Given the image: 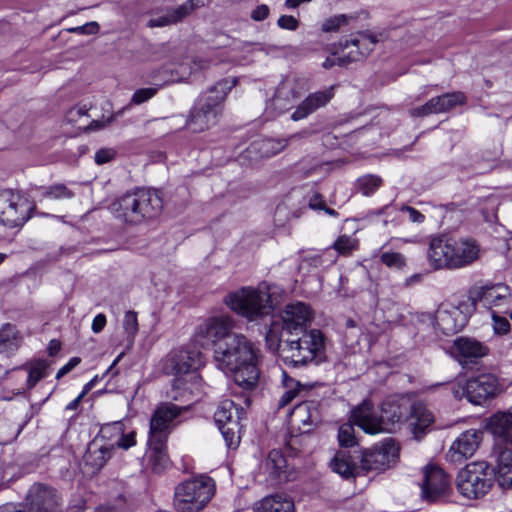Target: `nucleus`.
Masks as SVG:
<instances>
[{
  "mask_svg": "<svg viewBox=\"0 0 512 512\" xmlns=\"http://www.w3.org/2000/svg\"><path fill=\"white\" fill-rule=\"evenodd\" d=\"M35 205L21 192L0 190V224L8 228L23 226L32 216Z\"/></svg>",
  "mask_w": 512,
  "mask_h": 512,
  "instance_id": "9",
  "label": "nucleus"
},
{
  "mask_svg": "<svg viewBox=\"0 0 512 512\" xmlns=\"http://www.w3.org/2000/svg\"><path fill=\"white\" fill-rule=\"evenodd\" d=\"M156 87H149V88H141L134 92L131 98V103L135 105H140L152 97H154L159 90L160 87H162L165 84V81L161 83H154Z\"/></svg>",
  "mask_w": 512,
  "mask_h": 512,
  "instance_id": "47",
  "label": "nucleus"
},
{
  "mask_svg": "<svg viewBox=\"0 0 512 512\" xmlns=\"http://www.w3.org/2000/svg\"><path fill=\"white\" fill-rule=\"evenodd\" d=\"M282 330L290 336H298L307 332L306 328L312 320V311L304 302H292L287 304L281 312Z\"/></svg>",
  "mask_w": 512,
  "mask_h": 512,
  "instance_id": "18",
  "label": "nucleus"
},
{
  "mask_svg": "<svg viewBox=\"0 0 512 512\" xmlns=\"http://www.w3.org/2000/svg\"><path fill=\"white\" fill-rule=\"evenodd\" d=\"M183 408L173 403H161L156 407L150 418L149 437L154 442L167 441L169 434L176 425V419Z\"/></svg>",
  "mask_w": 512,
  "mask_h": 512,
  "instance_id": "16",
  "label": "nucleus"
},
{
  "mask_svg": "<svg viewBox=\"0 0 512 512\" xmlns=\"http://www.w3.org/2000/svg\"><path fill=\"white\" fill-rule=\"evenodd\" d=\"M243 413L244 410L240 407V403L224 399L219 403L214 418L217 425L236 423L239 422Z\"/></svg>",
  "mask_w": 512,
  "mask_h": 512,
  "instance_id": "35",
  "label": "nucleus"
},
{
  "mask_svg": "<svg viewBox=\"0 0 512 512\" xmlns=\"http://www.w3.org/2000/svg\"><path fill=\"white\" fill-rule=\"evenodd\" d=\"M318 406L313 402H303L296 405L290 413V423L298 429L309 431L313 425L320 422Z\"/></svg>",
  "mask_w": 512,
  "mask_h": 512,
  "instance_id": "30",
  "label": "nucleus"
},
{
  "mask_svg": "<svg viewBox=\"0 0 512 512\" xmlns=\"http://www.w3.org/2000/svg\"><path fill=\"white\" fill-rule=\"evenodd\" d=\"M74 192L64 184H54L43 190L42 197L45 199L63 200L70 199Z\"/></svg>",
  "mask_w": 512,
  "mask_h": 512,
  "instance_id": "43",
  "label": "nucleus"
},
{
  "mask_svg": "<svg viewBox=\"0 0 512 512\" xmlns=\"http://www.w3.org/2000/svg\"><path fill=\"white\" fill-rule=\"evenodd\" d=\"M382 262L390 267L400 269L405 265V259L400 253L385 252L381 255Z\"/></svg>",
  "mask_w": 512,
  "mask_h": 512,
  "instance_id": "52",
  "label": "nucleus"
},
{
  "mask_svg": "<svg viewBox=\"0 0 512 512\" xmlns=\"http://www.w3.org/2000/svg\"><path fill=\"white\" fill-rule=\"evenodd\" d=\"M489 348L477 339L461 336L454 340L451 347L452 355L460 363H475L486 356Z\"/></svg>",
  "mask_w": 512,
  "mask_h": 512,
  "instance_id": "21",
  "label": "nucleus"
},
{
  "mask_svg": "<svg viewBox=\"0 0 512 512\" xmlns=\"http://www.w3.org/2000/svg\"><path fill=\"white\" fill-rule=\"evenodd\" d=\"M358 457H352L349 451H338L330 462L331 469L343 478L355 477L359 474L361 465H357Z\"/></svg>",
  "mask_w": 512,
  "mask_h": 512,
  "instance_id": "33",
  "label": "nucleus"
},
{
  "mask_svg": "<svg viewBox=\"0 0 512 512\" xmlns=\"http://www.w3.org/2000/svg\"><path fill=\"white\" fill-rule=\"evenodd\" d=\"M504 446L500 450L494 468L497 483L503 489L512 488V437L496 438Z\"/></svg>",
  "mask_w": 512,
  "mask_h": 512,
  "instance_id": "26",
  "label": "nucleus"
},
{
  "mask_svg": "<svg viewBox=\"0 0 512 512\" xmlns=\"http://www.w3.org/2000/svg\"><path fill=\"white\" fill-rule=\"evenodd\" d=\"M381 185L382 179L377 175L368 174L357 180L358 189L365 196L373 194Z\"/></svg>",
  "mask_w": 512,
  "mask_h": 512,
  "instance_id": "42",
  "label": "nucleus"
},
{
  "mask_svg": "<svg viewBox=\"0 0 512 512\" xmlns=\"http://www.w3.org/2000/svg\"><path fill=\"white\" fill-rule=\"evenodd\" d=\"M235 325L234 318L229 315L210 317L197 327L196 340L202 346L212 344L215 349L219 342L236 334L233 333Z\"/></svg>",
  "mask_w": 512,
  "mask_h": 512,
  "instance_id": "13",
  "label": "nucleus"
},
{
  "mask_svg": "<svg viewBox=\"0 0 512 512\" xmlns=\"http://www.w3.org/2000/svg\"><path fill=\"white\" fill-rule=\"evenodd\" d=\"M253 510L254 512H295V505L286 495L274 494L254 503Z\"/></svg>",
  "mask_w": 512,
  "mask_h": 512,
  "instance_id": "32",
  "label": "nucleus"
},
{
  "mask_svg": "<svg viewBox=\"0 0 512 512\" xmlns=\"http://www.w3.org/2000/svg\"><path fill=\"white\" fill-rule=\"evenodd\" d=\"M464 303L454 304L452 302H443L438 306L435 314L422 311L418 321L431 327L436 333L442 335H454L460 332L468 322V314L463 311Z\"/></svg>",
  "mask_w": 512,
  "mask_h": 512,
  "instance_id": "6",
  "label": "nucleus"
},
{
  "mask_svg": "<svg viewBox=\"0 0 512 512\" xmlns=\"http://www.w3.org/2000/svg\"><path fill=\"white\" fill-rule=\"evenodd\" d=\"M99 24L95 21L88 22L82 26H77L74 28L69 29L70 32L78 33V34H85V35H93L98 33L99 31Z\"/></svg>",
  "mask_w": 512,
  "mask_h": 512,
  "instance_id": "57",
  "label": "nucleus"
},
{
  "mask_svg": "<svg viewBox=\"0 0 512 512\" xmlns=\"http://www.w3.org/2000/svg\"><path fill=\"white\" fill-rule=\"evenodd\" d=\"M350 421L367 434L375 435L392 432V428L385 424L383 415L377 413L369 400H364L352 410Z\"/></svg>",
  "mask_w": 512,
  "mask_h": 512,
  "instance_id": "17",
  "label": "nucleus"
},
{
  "mask_svg": "<svg viewBox=\"0 0 512 512\" xmlns=\"http://www.w3.org/2000/svg\"><path fill=\"white\" fill-rule=\"evenodd\" d=\"M164 207L161 193L154 189H137L126 193L113 204L116 217L130 224H140L160 215Z\"/></svg>",
  "mask_w": 512,
  "mask_h": 512,
  "instance_id": "2",
  "label": "nucleus"
},
{
  "mask_svg": "<svg viewBox=\"0 0 512 512\" xmlns=\"http://www.w3.org/2000/svg\"><path fill=\"white\" fill-rule=\"evenodd\" d=\"M27 500L31 512H51L57 507L59 497L53 488L34 484L29 489Z\"/></svg>",
  "mask_w": 512,
  "mask_h": 512,
  "instance_id": "23",
  "label": "nucleus"
},
{
  "mask_svg": "<svg viewBox=\"0 0 512 512\" xmlns=\"http://www.w3.org/2000/svg\"><path fill=\"white\" fill-rule=\"evenodd\" d=\"M358 247V240L351 236L342 235L333 244V248L341 255H349Z\"/></svg>",
  "mask_w": 512,
  "mask_h": 512,
  "instance_id": "46",
  "label": "nucleus"
},
{
  "mask_svg": "<svg viewBox=\"0 0 512 512\" xmlns=\"http://www.w3.org/2000/svg\"><path fill=\"white\" fill-rule=\"evenodd\" d=\"M354 423L349 420L348 423H344L339 427L338 430V441L343 447H352L357 444L354 435Z\"/></svg>",
  "mask_w": 512,
  "mask_h": 512,
  "instance_id": "45",
  "label": "nucleus"
},
{
  "mask_svg": "<svg viewBox=\"0 0 512 512\" xmlns=\"http://www.w3.org/2000/svg\"><path fill=\"white\" fill-rule=\"evenodd\" d=\"M208 0H187L185 3L177 7V13L180 15L181 19H184L188 16L193 10L198 7L206 5Z\"/></svg>",
  "mask_w": 512,
  "mask_h": 512,
  "instance_id": "53",
  "label": "nucleus"
},
{
  "mask_svg": "<svg viewBox=\"0 0 512 512\" xmlns=\"http://www.w3.org/2000/svg\"><path fill=\"white\" fill-rule=\"evenodd\" d=\"M167 441L154 442L148 439L147 460L152 470L156 473L163 472L169 466V457L166 451Z\"/></svg>",
  "mask_w": 512,
  "mask_h": 512,
  "instance_id": "34",
  "label": "nucleus"
},
{
  "mask_svg": "<svg viewBox=\"0 0 512 512\" xmlns=\"http://www.w3.org/2000/svg\"><path fill=\"white\" fill-rule=\"evenodd\" d=\"M106 323H107L106 316L102 313H99L94 317V319L92 321L91 329L96 334L100 333L104 329Z\"/></svg>",
  "mask_w": 512,
  "mask_h": 512,
  "instance_id": "62",
  "label": "nucleus"
},
{
  "mask_svg": "<svg viewBox=\"0 0 512 512\" xmlns=\"http://www.w3.org/2000/svg\"><path fill=\"white\" fill-rule=\"evenodd\" d=\"M481 432L470 429L463 432L450 446L447 457L451 462L461 463L472 457L479 447Z\"/></svg>",
  "mask_w": 512,
  "mask_h": 512,
  "instance_id": "20",
  "label": "nucleus"
},
{
  "mask_svg": "<svg viewBox=\"0 0 512 512\" xmlns=\"http://www.w3.org/2000/svg\"><path fill=\"white\" fill-rule=\"evenodd\" d=\"M435 429V417L427 407L418 404V437Z\"/></svg>",
  "mask_w": 512,
  "mask_h": 512,
  "instance_id": "41",
  "label": "nucleus"
},
{
  "mask_svg": "<svg viewBox=\"0 0 512 512\" xmlns=\"http://www.w3.org/2000/svg\"><path fill=\"white\" fill-rule=\"evenodd\" d=\"M123 327L128 337L133 340L138 332V320L137 314L133 311L126 312L123 321Z\"/></svg>",
  "mask_w": 512,
  "mask_h": 512,
  "instance_id": "50",
  "label": "nucleus"
},
{
  "mask_svg": "<svg viewBox=\"0 0 512 512\" xmlns=\"http://www.w3.org/2000/svg\"><path fill=\"white\" fill-rule=\"evenodd\" d=\"M215 493V483L206 475H199L179 483L174 490L173 507L176 512H200Z\"/></svg>",
  "mask_w": 512,
  "mask_h": 512,
  "instance_id": "5",
  "label": "nucleus"
},
{
  "mask_svg": "<svg viewBox=\"0 0 512 512\" xmlns=\"http://www.w3.org/2000/svg\"><path fill=\"white\" fill-rule=\"evenodd\" d=\"M260 469L271 484L281 483L288 479L287 460L279 450H272L262 462Z\"/></svg>",
  "mask_w": 512,
  "mask_h": 512,
  "instance_id": "29",
  "label": "nucleus"
},
{
  "mask_svg": "<svg viewBox=\"0 0 512 512\" xmlns=\"http://www.w3.org/2000/svg\"><path fill=\"white\" fill-rule=\"evenodd\" d=\"M218 427L223 435L226 445L229 448L237 447L240 442V436L238 434L239 422L222 424V425H218Z\"/></svg>",
  "mask_w": 512,
  "mask_h": 512,
  "instance_id": "44",
  "label": "nucleus"
},
{
  "mask_svg": "<svg viewBox=\"0 0 512 512\" xmlns=\"http://www.w3.org/2000/svg\"><path fill=\"white\" fill-rule=\"evenodd\" d=\"M187 194H188V193H187V190H186L185 188H180V189H178V190L176 191V196H180V197H182V198H183V199H182V201H181V202H179V203H178V201H177V200L172 199V201H173L174 205H175L177 208H183V207L186 205V203H187V199H186V198H187Z\"/></svg>",
  "mask_w": 512,
  "mask_h": 512,
  "instance_id": "64",
  "label": "nucleus"
},
{
  "mask_svg": "<svg viewBox=\"0 0 512 512\" xmlns=\"http://www.w3.org/2000/svg\"><path fill=\"white\" fill-rule=\"evenodd\" d=\"M428 260L434 269L450 268L453 261V239L438 237L431 240Z\"/></svg>",
  "mask_w": 512,
  "mask_h": 512,
  "instance_id": "27",
  "label": "nucleus"
},
{
  "mask_svg": "<svg viewBox=\"0 0 512 512\" xmlns=\"http://www.w3.org/2000/svg\"><path fill=\"white\" fill-rule=\"evenodd\" d=\"M87 112L85 106H76L67 111L65 119L68 123H77L79 120L88 117Z\"/></svg>",
  "mask_w": 512,
  "mask_h": 512,
  "instance_id": "55",
  "label": "nucleus"
},
{
  "mask_svg": "<svg viewBox=\"0 0 512 512\" xmlns=\"http://www.w3.org/2000/svg\"><path fill=\"white\" fill-rule=\"evenodd\" d=\"M266 343L271 351H276L280 347V338L274 326L266 334Z\"/></svg>",
  "mask_w": 512,
  "mask_h": 512,
  "instance_id": "58",
  "label": "nucleus"
},
{
  "mask_svg": "<svg viewBox=\"0 0 512 512\" xmlns=\"http://www.w3.org/2000/svg\"><path fill=\"white\" fill-rule=\"evenodd\" d=\"M452 494L449 476L440 467L430 464L423 469L421 497L428 503L440 502Z\"/></svg>",
  "mask_w": 512,
  "mask_h": 512,
  "instance_id": "12",
  "label": "nucleus"
},
{
  "mask_svg": "<svg viewBox=\"0 0 512 512\" xmlns=\"http://www.w3.org/2000/svg\"><path fill=\"white\" fill-rule=\"evenodd\" d=\"M22 342V336L16 327L10 323L4 324L0 329V352L10 353L16 351Z\"/></svg>",
  "mask_w": 512,
  "mask_h": 512,
  "instance_id": "37",
  "label": "nucleus"
},
{
  "mask_svg": "<svg viewBox=\"0 0 512 512\" xmlns=\"http://www.w3.org/2000/svg\"><path fill=\"white\" fill-rule=\"evenodd\" d=\"M334 96V86H330L328 89L323 91H317L309 94L292 113L291 119L293 121H299L310 114L315 112L317 109L324 107Z\"/></svg>",
  "mask_w": 512,
  "mask_h": 512,
  "instance_id": "28",
  "label": "nucleus"
},
{
  "mask_svg": "<svg viewBox=\"0 0 512 512\" xmlns=\"http://www.w3.org/2000/svg\"><path fill=\"white\" fill-rule=\"evenodd\" d=\"M79 363H80L79 358H77V357L71 358L67 364H65L63 367H61L58 370V372L56 374V378L60 379L61 377H63L67 373H69L72 369H74Z\"/></svg>",
  "mask_w": 512,
  "mask_h": 512,
  "instance_id": "63",
  "label": "nucleus"
},
{
  "mask_svg": "<svg viewBox=\"0 0 512 512\" xmlns=\"http://www.w3.org/2000/svg\"><path fill=\"white\" fill-rule=\"evenodd\" d=\"M308 206L313 210H323L330 216L336 217L338 213L325 205L321 194L315 192L308 201Z\"/></svg>",
  "mask_w": 512,
  "mask_h": 512,
  "instance_id": "51",
  "label": "nucleus"
},
{
  "mask_svg": "<svg viewBox=\"0 0 512 512\" xmlns=\"http://www.w3.org/2000/svg\"><path fill=\"white\" fill-rule=\"evenodd\" d=\"M297 98L298 94L293 85L289 82H282L276 90L272 103L280 113H284L292 107Z\"/></svg>",
  "mask_w": 512,
  "mask_h": 512,
  "instance_id": "36",
  "label": "nucleus"
},
{
  "mask_svg": "<svg viewBox=\"0 0 512 512\" xmlns=\"http://www.w3.org/2000/svg\"><path fill=\"white\" fill-rule=\"evenodd\" d=\"M270 13V9L267 5L261 4L258 5L251 13V18L254 21H263L265 20Z\"/></svg>",
  "mask_w": 512,
  "mask_h": 512,
  "instance_id": "59",
  "label": "nucleus"
},
{
  "mask_svg": "<svg viewBox=\"0 0 512 512\" xmlns=\"http://www.w3.org/2000/svg\"><path fill=\"white\" fill-rule=\"evenodd\" d=\"M470 299L473 305L480 304L491 313L493 311H504L511 304L512 289L503 282H487L475 286L470 291Z\"/></svg>",
  "mask_w": 512,
  "mask_h": 512,
  "instance_id": "10",
  "label": "nucleus"
},
{
  "mask_svg": "<svg viewBox=\"0 0 512 512\" xmlns=\"http://www.w3.org/2000/svg\"><path fill=\"white\" fill-rule=\"evenodd\" d=\"M112 452V446L102 444L95 439L88 445L83 458L84 466L90 468V473H95L111 458Z\"/></svg>",
  "mask_w": 512,
  "mask_h": 512,
  "instance_id": "31",
  "label": "nucleus"
},
{
  "mask_svg": "<svg viewBox=\"0 0 512 512\" xmlns=\"http://www.w3.org/2000/svg\"><path fill=\"white\" fill-rule=\"evenodd\" d=\"M347 18L345 15H337L326 19L322 24V30L324 32H335L342 25L346 24Z\"/></svg>",
  "mask_w": 512,
  "mask_h": 512,
  "instance_id": "54",
  "label": "nucleus"
},
{
  "mask_svg": "<svg viewBox=\"0 0 512 512\" xmlns=\"http://www.w3.org/2000/svg\"><path fill=\"white\" fill-rule=\"evenodd\" d=\"M458 492L467 499H479L492 487V469L485 461L467 464L456 478Z\"/></svg>",
  "mask_w": 512,
  "mask_h": 512,
  "instance_id": "8",
  "label": "nucleus"
},
{
  "mask_svg": "<svg viewBox=\"0 0 512 512\" xmlns=\"http://www.w3.org/2000/svg\"><path fill=\"white\" fill-rule=\"evenodd\" d=\"M466 102L467 97L461 91L445 93L443 95L431 98L420 109L418 108V116L433 113H445L457 106L465 105Z\"/></svg>",
  "mask_w": 512,
  "mask_h": 512,
  "instance_id": "25",
  "label": "nucleus"
},
{
  "mask_svg": "<svg viewBox=\"0 0 512 512\" xmlns=\"http://www.w3.org/2000/svg\"><path fill=\"white\" fill-rule=\"evenodd\" d=\"M202 354L196 349L181 348L171 351L164 359L163 370L166 374L178 377L190 375L195 378L194 371L202 365Z\"/></svg>",
  "mask_w": 512,
  "mask_h": 512,
  "instance_id": "15",
  "label": "nucleus"
},
{
  "mask_svg": "<svg viewBox=\"0 0 512 512\" xmlns=\"http://www.w3.org/2000/svg\"><path fill=\"white\" fill-rule=\"evenodd\" d=\"M236 85V79H223L217 82L196 101L187 127L192 132H202L217 121L222 112V102L227 93Z\"/></svg>",
  "mask_w": 512,
  "mask_h": 512,
  "instance_id": "4",
  "label": "nucleus"
},
{
  "mask_svg": "<svg viewBox=\"0 0 512 512\" xmlns=\"http://www.w3.org/2000/svg\"><path fill=\"white\" fill-rule=\"evenodd\" d=\"M117 157V152L114 148H102L95 153L94 160H113Z\"/></svg>",
  "mask_w": 512,
  "mask_h": 512,
  "instance_id": "60",
  "label": "nucleus"
},
{
  "mask_svg": "<svg viewBox=\"0 0 512 512\" xmlns=\"http://www.w3.org/2000/svg\"><path fill=\"white\" fill-rule=\"evenodd\" d=\"M224 303L233 312L249 321H257L269 315L274 309L270 286L266 283L230 292L225 296Z\"/></svg>",
  "mask_w": 512,
  "mask_h": 512,
  "instance_id": "3",
  "label": "nucleus"
},
{
  "mask_svg": "<svg viewBox=\"0 0 512 512\" xmlns=\"http://www.w3.org/2000/svg\"><path fill=\"white\" fill-rule=\"evenodd\" d=\"M213 358L216 366L231 373L236 385L244 391L257 386L261 351L245 335L236 333L219 342L213 350Z\"/></svg>",
  "mask_w": 512,
  "mask_h": 512,
  "instance_id": "1",
  "label": "nucleus"
},
{
  "mask_svg": "<svg viewBox=\"0 0 512 512\" xmlns=\"http://www.w3.org/2000/svg\"><path fill=\"white\" fill-rule=\"evenodd\" d=\"M92 387V382H89L85 385L83 391L74 399L72 400L71 402H69L66 406V410H76L80 404V402L82 401V399L84 398V396L88 393V391L91 389Z\"/></svg>",
  "mask_w": 512,
  "mask_h": 512,
  "instance_id": "61",
  "label": "nucleus"
},
{
  "mask_svg": "<svg viewBox=\"0 0 512 512\" xmlns=\"http://www.w3.org/2000/svg\"><path fill=\"white\" fill-rule=\"evenodd\" d=\"M502 311H493L491 313L492 328L495 334L505 335L510 331L511 325L507 318L499 315Z\"/></svg>",
  "mask_w": 512,
  "mask_h": 512,
  "instance_id": "49",
  "label": "nucleus"
},
{
  "mask_svg": "<svg viewBox=\"0 0 512 512\" xmlns=\"http://www.w3.org/2000/svg\"><path fill=\"white\" fill-rule=\"evenodd\" d=\"M377 41L374 35L359 34L351 39L350 45L356 48V52L360 57H366L373 50Z\"/></svg>",
  "mask_w": 512,
  "mask_h": 512,
  "instance_id": "40",
  "label": "nucleus"
},
{
  "mask_svg": "<svg viewBox=\"0 0 512 512\" xmlns=\"http://www.w3.org/2000/svg\"><path fill=\"white\" fill-rule=\"evenodd\" d=\"M385 424L393 429L396 423L407 420L416 413L413 396L401 395L386 399L381 405Z\"/></svg>",
  "mask_w": 512,
  "mask_h": 512,
  "instance_id": "19",
  "label": "nucleus"
},
{
  "mask_svg": "<svg viewBox=\"0 0 512 512\" xmlns=\"http://www.w3.org/2000/svg\"><path fill=\"white\" fill-rule=\"evenodd\" d=\"M481 247L471 238L453 240L452 269L463 268L476 262L481 256Z\"/></svg>",
  "mask_w": 512,
  "mask_h": 512,
  "instance_id": "24",
  "label": "nucleus"
},
{
  "mask_svg": "<svg viewBox=\"0 0 512 512\" xmlns=\"http://www.w3.org/2000/svg\"><path fill=\"white\" fill-rule=\"evenodd\" d=\"M323 349L322 333L318 330H311L287 338L282 355L285 362L296 367L312 362L322 353Z\"/></svg>",
  "mask_w": 512,
  "mask_h": 512,
  "instance_id": "7",
  "label": "nucleus"
},
{
  "mask_svg": "<svg viewBox=\"0 0 512 512\" xmlns=\"http://www.w3.org/2000/svg\"><path fill=\"white\" fill-rule=\"evenodd\" d=\"M277 25L281 29L295 31L299 26V21L292 15H282L278 18Z\"/></svg>",
  "mask_w": 512,
  "mask_h": 512,
  "instance_id": "56",
  "label": "nucleus"
},
{
  "mask_svg": "<svg viewBox=\"0 0 512 512\" xmlns=\"http://www.w3.org/2000/svg\"><path fill=\"white\" fill-rule=\"evenodd\" d=\"M180 15L177 13V9H172L167 14L155 18H151L148 22V26L153 27H164L167 25L175 24L181 21Z\"/></svg>",
  "mask_w": 512,
  "mask_h": 512,
  "instance_id": "48",
  "label": "nucleus"
},
{
  "mask_svg": "<svg viewBox=\"0 0 512 512\" xmlns=\"http://www.w3.org/2000/svg\"><path fill=\"white\" fill-rule=\"evenodd\" d=\"M511 382L500 379L494 374H480L466 381L463 395L473 404L494 398L508 389Z\"/></svg>",
  "mask_w": 512,
  "mask_h": 512,
  "instance_id": "11",
  "label": "nucleus"
},
{
  "mask_svg": "<svg viewBox=\"0 0 512 512\" xmlns=\"http://www.w3.org/2000/svg\"><path fill=\"white\" fill-rule=\"evenodd\" d=\"M99 435L102 439L111 442L108 446H112V450L114 447L127 450L136 445V432L134 430L126 432L125 424L122 421L104 424Z\"/></svg>",
  "mask_w": 512,
  "mask_h": 512,
  "instance_id": "22",
  "label": "nucleus"
},
{
  "mask_svg": "<svg viewBox=\"0 0 512 512\" xmlns=\"http://www.w3.org/2000/svg\"><path fill=\"white\" fill-rule=\"evenodd\" d=\"M282 383L285 391L279 399V408L288 405L299 393L302 385L292 377L288 376L286 372H282Z\"/></svg>",
  "mask_w": 512,
  "mask_h": 512,
  "instance_id": "39",
  "label": "nucleus"
},
{
  "mask_svg": "<svg viewBox=\"0 0 512 512\" xmlns=\"http://www.w3.org/2000/svg\"><path fill=\"white\" fill-rule=\"evenodd\" d=\"M399 448L391 438L367 449L361 456V469L365 472L376 470L384 471L394 465L397 461Z\"/></svg>",
  "mask_w": 512,
  "mask_h": 512,
  "instance_id": "14",
  "label": "nucleus"
},
{
  "mask_svg": "<svg viewBox=\"0 0 512 512\" xmlns=\"http://www.w3.org/2000/svg\"><path fill=\"white\" fill-rule=\"evenodd\" d=\"M49 364L42 359L34 360L27 363L23 368L28 371L27 387L32 389L38 381L47 376Z\"/></svg>",
  "mask_w": 512,
  "mask_h": 512,
  "instance_id": "38",
  "label": "nucleus"
}]
</instances>
